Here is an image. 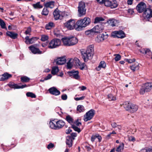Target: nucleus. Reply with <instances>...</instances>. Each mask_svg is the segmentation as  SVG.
Masks as SVG:
<instances>
[{"mask_svg": "<svg viewBox=\"0 0 152 152\" xmlns=\"http://www.w3.org/2000/svg\"><path fill=\"white\" fill-rule=\"evenodd\" d=\"M7 35L12 39H15L17 38L18 34L13 32L7 31L6 33Z\"/></svg>", "mask_w": 152, "mask_h": 152, "instance_id": "b1692460", "label": "nucleus"}, {"mask_svg": "<svg viewBox=\"0 0 152 152\" xmlns=\"http://www.w3.org/2000/svg\"><path fill=\"white\" fill-rule=\"evenodd\" d=\"M143 16L145 19L149 21L151 17L152 18V8H147L144 11Z\"/></svg>", "mask_w": 152, "mask_h": 152, "instance_id": "9b49d317", "label": "nucleus"}, {"mask_svg": "<svg viewBox=\"0 0 152 152\" xmlns=\"http://www.w3.org/2000/svg\"><path fill=\"white\" fill-rule=\"evenodd\" d=\"M107 98L110 101H115L116 100L115 96L111 94H108L107 96Z\"/></svg>", "mask_w": 152, "mask_h": 152, "instance_id": "c9c22d12", "label": "nucleus"}, {"mask_svg": "<svg viewBox=\"0 0 152 152\" xmlns=\"http://www.w3.org/2000/svg\"><path fill=\"white\" fill-rule=\"evenodd\" d=\"M117 4L115 1H113L111 4L110 7L111 8H114L116 7L117 6Z\"/></svg>", "mask_w": 152, "mask_h": 152, "instance_id": "8fccbe9b", "label": "nucleus"}, {"mask_svg": "<svg viewBox=\"0 0 152 152\" xmlns=\"http://www.w3.org/2000/svg\"><path fill=\"white\" fill-rule=\"evenodd\" d=\"M54 2L53 1L47 2L45 4V6L47 8L49 7L52 8L54 7Z\"/></svg>", "mask_w": 152, "mask_h": 152, "instance_id": "2f4dec72", "label": "nucleus"}, {"mask_svg": "<svg viewBox=\"0 0 152 152\" xmlns=\"http://www.w3.org/2000/svg\"><path fill=\"white\" fill-rule=\"evenodd\" d=\"M72 127L73 129L75 131L78 132V133H79L80 132L81 130L78 127L76 126L75 125H72Z\"/></svg>", "mask_w": 152, "mask_h": 152, "instance_id": "49530a36", "label": "nucleus"}, {"mask_svg": "<svg viewBox=\"0 0 152 152\" xmlns=\"http://www.w3.org/2000/svg\"><path fill=\"white\" fill-rule=\"evenodd\" d=\"M61 99L63 100H66L67 98V95L66 94H63L61 96Z\"/></svg>", "mask_w": 152, "mask_h": 152, "instance_id": "13d9d810", "label": "nucleus"}, {"mask_svg": "<svg viewBox=\"0 0 152 152\" xmlns=\"http://www.w3.org/2000/svg\"><path fill=\"white\" fill-rule=\"evenodd\" d=\"M77 110L79 112H82L84 111V107L83 105H79L77 108Z\"/></svg>", "mask_w": 152, "mask_h": 152, "instance_id": "58836bf2", "label": "nucleus"}, {"mask_svg": "<svg viewBox=\"0 0 152 152\" xmlns=\"http://www.w3.org/2000/svg\"><path fill=\"white\" fill-rule=\"evenodd\" d=\"M34 7L35 8H41L42 6L40 4V2H38L36 4H33Z\"/></svg>", "mask_w": 152, "mask_h": 152, "instance_id": "37998d69", "label": "nucleus"}, {"mask_svg": "<svg viewBox=\"0 0 152 152\" xmlns=\"http://www.w3.org/2000/svg\"><path fill=\"white\" fill-rule=\"evenodd\" d=\"M107 34L104 35L102 34L98 35L95 39L96 41L98 43L103 42L107 38Z\"/></svg>", "mask_w": 152, "mask_h": 152, "instance_id": "4468645a", "label": "nucleus"}, {"mask_svg": "<svg viewBox=\"0 0 152 152\" xmlns=\"http://www.w3.org/2000/svg\"><path fill=\"white\" fill-rule=\"evenodd\" d=\"M76 62V58L74 60L71 59L66 63V67L67 69H71L73 66L74 63Z\"/></svg>", "mask_w": 152, "mask_h": 152, "instance_id": "412c9836", "label": "nucleus"}, {"mask_svg": "<svg viewBox=\"0 0 152 152\" xmlns=\"http://www.w3.org/2000/svg\"><path fill=\"white\" fill-rule=\"evenodd\" d=\"M30 50L34 54H41L42 53V51H41L38 48H35L33 45H31L29 47Z\"/></svg>", "mask_w": 152, "mask_h": 152, "instance_id": "6ab92c4d", "label": "nucleus"}, {"mask_svg": "<svg viewBox=\"0 0 152 152\" xmlns=\"http://www.w3.org/2000/svg\"><path fill=\"white\" fill-rule=\"evenodd\" d=\"M55 62L57 65H63L66 63V59L65 57H60L55 60Z\"/></svg>", "mask_w": 152, "mask_h": 152, "instance_id": "f3484780", "label": "nucleus"}, {"mask_svg": "<svg viewBox=\"0 0 152 152\" xmlns=\"http://www.w3.org/2000/svg\"><path fill=\"white\" fill-rule=\"evenodd\" d=\"M69 39L70 46L75 45L78 42L77 39L75 37H69Z\"/></svg>", "mask_w": 152, "mask_h": 152, "instance_id": "393cba45", "label": "nucleus"}, {"mask_svg": "<svg viewBox=\"0 0 152 152\" xmlns=\"http://www.w3.org/2000/svg\"><path fill=\"white\" fill-rule=\"evenodd\" d=\"M142 52L143 53H145V54H147V55L148 56H151L152 54V53L150 51V50L149 49H144L142 50V52Z\"/></svg>", "mask_w": 152, "mask_h": 152, "instance_id": "e433bc0d", "label": "nucleus"}, {"mask_svg": "<svg viewBox=\"0 0 152 152\" xmlns=\"http://www.w3.org/2000/svg\"><path fill=\"white\" fill-rule=\"evenodd\" d=\"M76 64L77 66H79L80 69L83 70L85 67L86 65L84 63H81L80 62L79 60L76 58Z\"/></svg>", "mask_w": 152, "mask_h": 152, "instance_id": "bb28decb", "label": "nucleus"}, {"mask_svg": "<svg viewBox=\"0 0 152 152\" xmlns=\"http://www.w3.org/2000/svg\"><path fill=\"white\" fill-rule=\"evenodd\" d=\"M61 12L59 11L58 9H56L53 12V15L55 20H58L62 17L61 16Z\"/></svg>", "mask_w": 152, "mask_h": 152, "instance_id": "a211bd4d", "label": "nucleus"}, {"mask_svg": "<svg viewBox=\"0 0 152 152\" xmlns=\"http://www.w3.org/2000/svg\"><path fill=\"white\" fill-rule=\"evenodd\" d=\"M124 107L126 108V110H129L132 113L137 111L138 108L137 106L136 105L129 103H128L127 104H125Z\"/></svg>", "mask_w": 152, "mask_h": 152, "instance_id": "9d476101", "label": "nucleus"}, {"mask_svg": "<svg viewBox=\"0 0 152 152\" xmlns=\"http://www.w3.org/2000/svg\"><path fill=\"white\" fill-rule=\"evenodd\" d=\"M152 88V83H147L142 86L140 89V94L143 95L146 92H149Z\"/></svg>", "mask_w": 152, "mask_h": 152, "instance_id": "423d86ee", "label": "nucleus"}, {"mask_svg": "<svg viewBox=\"0 0 152 152\" xmlns=\"http://www.w3.org/2000/svg\"><path fill=\"white\" fill-rule=\"evenodd\" d=\"M31 31V28L30 27H29L27 28V30L25 31V34H30Z\"/></svg>", "mask_w": 152, "mask_h": 152, "instance_id": "5fc2aeb1", "label": "nucleus"}, {"mask_svg": "<svg viewBox=\"0 0 152 152\" xmlns=\"http://www.w3.org/2000/svg\"><path fill=\"white\" fill-rule=\"evenodd\" d=\"M48 91L50 94L55 96L58 95L60 94V91L54 87L50 88L48 89Z\"/></svg>", "mask_w": 152, "mask_h": 152, "instance_id": "dca6fc26", "label": "nucleus"}, {"mask_svg": "<svg viewBox=\"0 0 152 152\" xmlns=\"http://www.w3.org/2000/svg\"><path fill=\"white\" fill-rule=\"evenodd\" d=\"M97 138V136H95V135H92L91 137V140L92 142H94L95 140L96 139V138Z\"/></svg>", "mask_w": 152, "mask_h": 152, "instance_id": "e2e57ef3", "label": "nucleus"}, {"mask_svg": "<svg viewBox=\"0 0 152 152\" xmlns=\"http://www.w3.org/2000/svg\"><path fill=\"white\" fill-rule=\"evenodd\" d=\"M49 11L48 8L46 7H44L42 12V14L44 15H48L49 13Z\"/></svg>", "mask_w": 152, "mask_h": 152, "instance_id": "ea45409f", "label": "nucleus"}, {"mask_svg": "<svg viewBox=\"0 0 152 152\" xmlns=\"http://www.w3.org/2000/svg\"><path fill=\"white\" fill-rule=\"evenodd\" d=\"M54 26V23L52 22H50L46 25L45 26V28L49 30Z\"/></svg>", "mask_w": 152, "mask_h": 152, "instance_id": "72a5a7b5", "label": "nucleus"}, {"mask_svg": "<svg viewBox=\"0 0 152 152\" xmlns=\"http://www.w3.org/2000/svg\"><path fill=\"white\" fill-rule=\"evenodd\" d=\"M104 19L101 17H97L95 19L94 22V23H99L100 21H104Z\"/></svg>", "mask_w": 152, "mask_h": 152, "instance_id": "f704fd0d", "label": "nucleus"}, {"mask_svg": "<svg viewBox=\"0 0 152 152\" xmlns=\"http://www.w3.org/2000/svg\"><path fill=\"white\" fill-rule=\"evenodd\" d=\"M59 69L57 66H53L52 68L51 73L53 75H55L59 71Z\"/></svg>", "mask_w": 152, "mask_h": 152, "instance_id": "473e14b6", "label": "nucleus"}, {"mask_svg": "<svg viewBox=\"0 0 152 152\" xmlns=\"http://www.w3.org/2000/svg\"><path fill=\"white\" fill-rule=\"evenodd\" d=\"M104 23H99L92 28L94 33L99 34L102 32L104 29Z\"/></svg>", "mask_w": 152, "mask_h": 152, "instance_id": "1a4fd4ad", "label": "nucleus"}, {"mask_svg": "<svg viewBox=\"0 0 152 152\" xmlns=\"http://www.w3.org/2000/svg\"><path fill=\"white\" fill-rule=\"evenodd\" d=\"M128 12L130 14H132L134 12L133 9H129L128 10Z\"/></svg>", "mask_w": 152, "mask_h": 152, "instance_id": "338daca9", "label": "nucleus"}, {"mask_svg": "<svg viewBox=\"0 0 152 152\" xmlns=\"http://www.w3.org/2000/svg\"><path fill=\"white\" fill-rule=\"evenodd\" d=\"M70 76L75 79L79 80L80 79V77L79 75V72L77 70H72L69 72Z\"/></svg>", "mask_w": 152, "mask_h": 152, "instance_id": "2eb2a0df", "label": "nucleus"}, {"mask_svg": "<svg viewBox=\"0 0 152 152\" xmlns=\"http://www.w3.org/2000/svg\"><path fill=\"white\" fill-rule=\"evenodd\" d=\"M95 114V111L91 109L86 113L84 116L83 119L85 121H87L91 120Z\"/></svg>", "mask_w": 152, "mask_h": 152, "instance_id": "6e6552de", "label": "nucleus"}, {"mask_svg": "<svg viewBox=\"0 0 152 152\" xmlns=\"http://www.w3.org/2000/svg\"><path fill=\"white\" fill-rule=\"evenodd\" d=\"M91 21L90 18L88 17H85L83 19L78 20L77 22V27L76 30L80 31L82 30L83 28H85L89 25Z\"/></svg>", "mask_w": 152, "mask_h": 152, "instance_id": "f257e3e1", "label": "nucleus"}, {"mask_svg": "<svg viewBox=\"0 0 152 152\" xmlns=\"http://www.w3.org/2000/svg\"><path fill=\"white\" fill-rule=\"evenodd\" d=\"M117 124L115 122H113L111 124L113 128H115L117 127Z\"/></svg>", "mask_w": 152, "mask_h": 152, "instance_id": "69168bd1", "label": "nucleus"}, {"mask_svg": "<svg viewBox=\"0 0 152 152\" xmlns=\"http://www.w3.org/2000/svg\"><path fill=\"white\" fill-rule=\"evenodd\" d=\"M9 86L12 88H22L27 87V85L26 84L23 85L21 86H19L17 84H15L13 83H10L9 84Z\"/></svg>", "mask_w": 152, "mask_h": 152, "instance_id": "5701e85b", "label": "nucleus"}, {"mask_svg": "<svg viewBox=\"0 0 152 152\" xmlns=\"http://www.w3.org/2000/svg\"><path fill=\"white\" fill-rule=\"evenodd\" d=\"M61 41L60 39L55 38L50 42L48 45V47L50 49L56 48L61 45Z\"/></svg>", "mask_w": 152, "mask_h": 152, "instance_id": "20e7f679", "label": "nucleus"}, {"mask_svg": "<svg viewBox=\"0 0 152 152\" xmlns=\"http://www.w3.org/2000/svg\"><path fill=\"white\" fill-rule=\"evenodd\" d=\"M64 26L68 29L72 30L75 29L76 30L77 27V22L75 23V20L74 19H70L64 23Z\"/></svg>", "mask_w": 152, "mask_h": 152, "instance_id": "39448f33", "label": "nucleus"}, {"mask_svg": "<svg viewBox=\"0 0 152 152\" xmlns=\"http://www.w3.org/2000/svg\"><path fill=\"white\" fill-rule=\"evenodd\" d=\"M49 124L50 127L51 129L58 130L62 128L65 125V123L62 120L56 121L54 120L50 121Z\"/></svg>", "mask_w": 152, "mask_h": 152, "instance_id": "7ed1b4c3", "label": "nucleus"}, {"mask_svg": "<svg viewBox=\"0 0 152 152\" xmlns=\"http://www.w3.org/2000/svg\"><path fill=\"white\" fill-rule=\"evenodd\" d=\"M0 25L2 28H6V25L4 22L1 19H0Z\"/></svg>", "mask_w": 152, "mask_h": 152, "instance_id": "a18cd8bd", "label": "nucleus"}, {"mask_svg": "<svg viewBox=\"0 0 152 152\" xmlns=\"http://www.w3.org/2000/svg\"><path fill=\"white\" fill-rule=\"evenodd\" d=\"M48 39V35H43L41 36V39L42 41H45Z\"/></svg>", "mask_w": 152, "mask_h": 152, "instance_id": "79ce46f5", "label": "nucleus"}, {"mask_svg": "<svg viewBox=\"0 0 152 152\" xmlns=\"http://www.w3.org/2000/svg\"><path fill=\"white\" fill-rule=\"evenodd\" d=\"M107 22L109 25L112 27L116 26L117 25L118 23L117 20L114 18L109 19L108 20Z\"/></svg>", "mask_w": 152, "mask_h": 152, "instance_id": "aec40b11", "label": "nucleus"}, {"mask_svg": "<svg viewBox=\"0 0 152 152\" xmlns=\"http://www.w3.org/2000/svg\"><path fill=\"white\" fill-rule=\"evenodd\" d=\"M12 75L11 74L7 72L1 75L0 76V81H4L7 80Z\"/></svg>", "mask_w": 152, "mask_h": 152, "instance_id": "4be33fe9", "label": "nucleus"}, {"mask_svg": "<svg viewBox=\"0 0 152 152\" xmlns=\"http://www.w3.org/2000/svg\"><path fill=\"white\" fill-rule=\"evenodd\" d=\"M36 39V37H32L30 39L29 41H28V44H32L34 42L35 40Z\"/></svg>", "mask_w": 152, "mask_h": 152, "instance_id": "603ef678", "label": "nucleus"}, {"mask_svg": "<svg viewBox=\"0 0 152 152\" xmlns=\"http://www.w3.org/2000/svg\"><path fill=\"white\" fill-rule=\"evenodd\" d=\"M124 144L123 143H121L117 148L116 151L117 152H122L124 149Z\"/></svg>", "mask_w": 152, "mask_h": 152, "instance_id": "7c9ffc66", "label": "nucleus"}, {"mask_svg": "<svg viewBox=\"0 0 152 152\" xmlns=\"http://www.w3.org/2000/svg\"><path fill=\"white\" fill-rule=\"evenodd\" d=\"M79 88L80 89L81 91H84L86 90L87 89V88L84 86H80Z\"/></svg>", "mask_w": 152, "mask_h": 152, "instance_id": "0e129e2a", "label": "nucleus"}, {"mask_svg": "<svg viewBox=\"0 0 152 152\" xmlns=\"http://www.w3.org/2000/svg\"><path fill=\"white\" fill-rule=\"evenodd\" d=\"M29 80V78L25 76H23L21 77V80L22 82H28Z\"/></svg>", "mask_w": 152, "mask_h": 152, "instance_id": "a19ab883", "label": "nucleus"}, {"mask_svg": "<svg viewBox=\"0 0 152 152\" xmlns=\"http://www.w3.org/2000/svg\"><path fill=\"white\" fill-rule=\"evenodd\" d=\"M52 77V76L51 74H48V75L45 78V80H47L50 79Z\"/></svg>", "mask_w": 152, "mask_h": 152, "instance_id": "680f3d73", "label": "nucleus"}, {"mask_svg": "<svg viewBox=\"0 0 152 152\" xmlns=\"http://www.w3.org/2000/svg\"><path fill=\"white\" fill-rule=\"evenodd\" d=\"M146 4L143 2H141L139 3L136 7V9L137 11L140 13L142 12L147 9Z\"/></svg>", "mask_w": 152, "mask_h": 152, "instance_id": "ddd939ff", "label": "nucleus"}, {"mask_svg": "<svg viewBox=\"0 0 152 152\" xmlns=\"http://www.w3.org/2000/svg\"><path fill=\"white\" fill-rule=\"evenodd\" d=\"M74 125H76L77 126H80L81 125V123L78 121V120H77L74 122Z\"/></svg>", "mask_w": 152, "mask_h": 152, "instance_id": "4d7b16f0", "label": "nucleus"}, {"mask_svg": "<svg viewBox=\"0 0 152 152\" xmlns=\"http://www.w3.org/2000/svg\"><path fill=\"white\" fill-rule=\"evenodd\" d=\"M26 41L25 42L26 44H28V41L30 39L29 38V37L28 36H27L25 37Z\"/></svg>", "mask_w": 152, "mask_h": 152, "instance_id": "774afa93", "label": "nucleus"}, {"mask_svg": "<svg viewBox=\"0 0 152 152\" xmlns=\"http://www.w3.org/2000/svg\"><path fill=\"white\" fill-rule=\"evenodd\" d=\"M105 5L107 7H110L111 5V2L110 1H109L107 0H105L104 3Z\"/></svg>", "mask_w": 152, "mask_h": 152, "instance_id": "09e8293b", "label": "nucleus"}, {"mask_svg": "<svg viewBox=\"0 0 152 152\" xmlns=\"http://www.w3.org/2000/svg\"><path fill=\"white\" fill-rule=\"evenodd\" d=\"M131 69L134 72L139 69V64L138 63H135L134 65L130 66Z\"/></svg>", "mask_w": 152, "mask_h": 152, "instance_id": "c85d7f7f", "label": "nucleus"}, {"mask_svg": "<svg viewBox=\"0 0 152 152\" xmlns=\"http://www.w3.org/2000/svg\"><path fill=\"white\" fill-rule=\"evenodd\" d=\"M72 139L71 137H66V144L69 147H70L72 146Z\"/></svg>", "mask_w": 152, "mask_h": 152, "instance_id": "cd10ccee", "label": "nucleus"}, {"mask_svg": "<svg viewBox=\"0 0 152 152\" xmlns=\"http://www.w3.org/2000/svg\"><path fill=\"white\" fill-rule=\"evenodd\" d=\"M66 120L72 125L74 124L73 119L69 115H67L66 117Z\"/></svg>", "mask_w": 152, "mask_h": 152, "instance_id": "4c0bfd02", "label": "nucleus"}, {"mask_svg": "<svg viewBox=\"0 0 152 152\" xmlns=\"http://www.w3.org/2000/svg\"><path fill=\"white\" fill-rule=\"evenodd\" d=\"M54 146V144L51 143L48 145L47 148L48 149H50L53 148Z\"/></svg>", "mask_w": 152, "mask_h": 152, "instance_id": "bf43d9fd", "label": "nucleus"}, {"mask_svg": "<svg viewBox=\"0 0 152 152\" xmlns=\"http://www.w3.org/2000/svg\"><path fill=\"white\" fill-rule=\"evenodd\" d=\"M106 66V64L104 61H101L98 67L96 68L97 70H100L101 68H104Z\"/></svg>", "mask_w": 152, "mask_h": 152, "instance_id": "c756f323", "label": "nucleus"}, {"mask_svg": "<svg viewBox=\"0 0 152 152\" xmlns=\"http://www.w3.org/2000/svg\"><path fill=\"white\" fill-rule=\"evenodd\" d=\"M125 60L128 62L129 63H132L134 62L135 61V59L134 58L132 59H126Z\"/></svg>", "mask_w": 152, "mask_h": 152, "instance_id": "864d4df0", "label": "nucleus"}, {"mask_svg": "<svg viewBox=\"0 0 152 152\" xmlns=\"http://www.w3.org/2000/svg\"><path fill=\"white\" fill-rule=\"evenodd\" d=\"M94 33V31H93L92 28L86 31L85 34L86 35H89L90 34H92Z\"/></svg>", "mask_w": 152, "mask_h": 152, "instance_id": "3c124183", "label": "nucleus"}, {"mask_svg": "<svg viewBox=\"0 0 152 152\" xmlns=\"http://www.w3.org/2000/svg\"><path fill=\"white\" fill-rule=\"evenodd\" d=\"M94 54V45H90L88 46L86 51L82 53L83 58L85 62H87L88 59H91Z\"/></svg>", "mask_w": 152, "mask_h": 152, "instance_id": "f03ea898", "label": "nucleus"}, {"mask_svg": "<svg viewBox=\"0 0 152 152\" xmlns=\"http://www.w3.org/2000/svg\"><path fill=\"white\" fill-rule=\"evenodd\" d=\"M78 8L79 17H81L86 14V9L85 2L82 1L80 2L79 3Z\"/></svg>", "mask_w": 152, "mask_h": 152, "instance_id": "0eeeda50", "label": "nucleus"}, {"mask_svg": "<svg viewBox=\"0 0 152 152\" xmlns=\"http://www.w3.org/2000/svg\"><path fill=\"white\" fill-rule=\"evenodd\" d=\"M85 98V96H83L81 97H77V98H75V99L76 101H79V100H83Z\"/></svg>", "mask_w": 152, "mask_h": 152, "instance_id": "6e6d98bb", "label": "nucleus"}, {"mask_svg": "<svg viewBox=\"0 0 152 152\" xmlns=\"http://www.w3.org/2000/svg\"><path fill=\"white\" fill-rule=\"evenodd\" d=\"M128 140L129 141H132L133 142H134L135 141V139L134 137L133 136H130L129 137H128Z\"/></svg>", "mask_w": 152, "mask_h": 152, "instance_id": "052dcab7", "label": "nucleus"}, {"mask_svg": "<svg viewBox=\"0 0 152 152\" xmlns=\"http://www.w3.org/2000/svg\"><path fill=\"white\" fill-rule=\"evenodd\" d=\"M26 95L28 97H30L31 98H35L36 96L35 94L32 93L30 92H27L26 94Z\"/></svg>", "mask_w": 152, "mask_h": 152, "instance_id": "c03bdc74", "label": "nucleus"}, {"mask_svg": "<svg viewBox=\"0 0 152 152\" xmlns=\"http://www.w3.org/2000/svg\"><path fill=\"white\" fill-rule=\"evenodd\" d=\"M111 35L113 37L121 38H123L125 37L124 32L122 30L114 31L112 33Z\"/></svg>", "mask_w": 152, "mask_h": 152, "instance_id": "f8f14e48", "label": "nucleus"}, {"mask_svg": "<svg viewBox=\"0 0 152 152\" xmlns=\"http://www.w3.org/2000/svg\"><path fill=\"white\" fill-rule=\"evenodd\" d=\"M61 40L64 45L70 46L69 37H63L62 38Z\"/></svg>", "mask_w": 152, "mask_h": 152, "instance_id": "a878e982", "label": "nucleus"}, {"mask_svg": "<svg viewBox=\"0 0 152 152\" xmlns=\"http://www.w3.org/2000/svg\"><path fill=\"white\" fill-rule=\"evenodd\" d=\"M115 56V60L116 61H118L120 60L121 58V56L119 54H115L114 55Z\"/></svg>", "mask_w": 152, "mask_h": 152, "instance_id": "de8ad7c7", "label": "nucleus"}]
</instances>
